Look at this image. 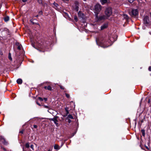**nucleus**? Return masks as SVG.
I'll use <instances>...</instances> for the list:
<instances>
[{
  "label": "nucleus",
  "instance_id": "nucleus-35",
  "mask_svg": "<svg viewBox=\"0 0 151 151\" xmlns=\"http://www.w3.org/2000/svg\"><path fill=\"white\" fill-rule=\"evenodd\" d=\"M19 133L21 134H23V130H22L20 131Z\"/></svg>",
  "mask_w": 151,
  "mask_h": 151
},
{
  "label": "nucleus",
  "instance_id": "nucleus-39",
  "mask_svg": "<svg viewBox=\"0 0 151 151\" xmlns=\"http://www.w3.org/2000/svg\"><path fill=\"white\" fill-rule=\"evenodd\" d=\"M55 5L56 6H57L58 5V4H56V3H55Z\"/></svg>",
  "mask_w": 151,
  "mask_h": 151
},
{
  "label": "nucleus",
  "instance_id": "nucleus-32",
  "mask_svg": "<svg viewBox=\"0 0 151 151\" xmlns=\"http://www.w3.org/2000/svg\"><path fill=\"white\" fill-rule=\"evenodd\" d=\"M148 70L150 71H151V66H149L148 68Z\"/></svg>",
  "mask_w": 151,
  "mask_h": 151
},
{
  "label": "nucleus",
  "instance_id": "nucleus-40",
  "mask_svg": "<svg viewBox=\"0 0 151 151\" xmlns=\"http://www.w3.org/2000/svg\"><path fill=\"white\" fill-rule=\"evenodd\" d=\"M76 10L77 11H78V9H77V7H76Z\"/></svg>",
  "mask_w": 151,
  "mask_h": 151
},
{
  "label": "nucleus",
  "instance_id": "nucleus-6",
  "mask_svg": "<svg viewBox=\"0 0 151 151\" xmlns=\"http://www.w3.org/2000/svg\"><path fill=\"white\" fill-rule=\"evenodd\" d=\"M96 18L99 21H100L103 19H107V18L106 17L105 15H101V16H100L98 17V15H97V17L96 14Z\"/></svg>",
  "mask_w": 151,
  "mask_h": 151
},
{
  "label": "nucleus",
  "instance_id": "nucleus-37",
  "mask_svg": "<svg viewBox=\"0 0 151 151\" xmlns=\"http://www.w3.org/2000/svg\"><path fill=\"white\" fill-rule=\"evenodd\" d=\"M22 1L24 2H26L27 1V0H22Z\"/></svg>",
  "mask_w": 151,
  "mask_h": 151
},
{
  "label": "nucleus",
  "instance_id": "nucleus-27",
  "mask_svg": "<svg viewBox=\"0 0 151 151\" xmlns=\"http://www.w3.org/2000/svg\"><path fill=\"white\" fill-rule=\"evenodd\" d=\"M38 99H39L41 101H42L43 100V99L41 97H39Z\"/></svg>",
  "mask_w": 151,
  "mask_h": 151
},
{
  "label": "nucleus",
  "instance_id": "nucleus-29",
  "mask_svg": "<svg viewBox=\"0 0 151 151\" xmlns=\"http://www.w3.org/2000/svg\"><path fill=\"white\" fill-rule=\"evenodd\" d=\"M81 14H82V15H83V14L81 13L80 12H79L78 13V16H79Z\"/></svg>",
  "mask_w": 151,
  "mask_h": 151
},
{
  "label": "nucleus",
  "instance_id": "nucleus-20",
  "mask_svg": "<svg viewBox=\"0 0 151 151\" xmlns=\"http://www.w3.org/2000/svg\"><path fill=\"white\" fill-rule=\"evenodd\" d=\"M59 87H60V89H64V88H65L63 86L61 85H60V86H59Z\"/></svg>",
  "mask_w": 151,
  "mask_h": 151
},
{
  "label": "nucleus",
  "instance_id": "nucleus-17",
  "mask_svg": "<svg viewBox=\"0 0 151 151\" xmlns=\"http://www.w3.org/2000/svg\"><path fill=\"white\" fill-rule=\"evenodd\" d=\"M9 20V17L8 16L4 18V20L5 22H7Z\"/></svg>",
  "mask_w": 151,
  "mask_h": 151
},
{
  "label": "nucleus",
  "instance_id": "nucleus-8",
  "mask_svg": "<svg viewBox=\"0 0 151 151\" xmlns=\"http://www.w3.org/2000/svg\"><path fill=\"white\" fill-rule=\"evenodd\" d=\"M58 116H56L53 117V118L50 119V120L51 121H53L54 122V123H55L58 122Z\"/></svg>",
  "mask_w": 151,
  "mask_h": 151
},
{
  "label": "nucleus",
  "instance_id": "nucleus-7",
  "mask_svg": "<svg viewBox=\"0 0 151 151\" xmlns=\"http://www.w3.org/2000/svg\"><path fill=\"white\" fill-rule=\"evenodd\" d=\"M100 2L102 5L109 4L110 3L109 0H100Z\"/></svg>",
  "mask_w": 151,
  "mask_h": 151
},
{
  "label": "nucleus",
  "instance_id": "nucleus-24",
  "mask_svg": "<svg viewBox=\"0 0 151 151\" xmlns=\"http://www.w3.org/2000/svg\"><path fill=\"white\" fill-rule=\"evenodd\" d=\"M30 148L33 150H34V146L33 145H30Z\"/></svg>",
  "mask_w": 151,
  "mask_h": 151
},
{
  "label": "nucleus",
  "instance_id": "nucleus-33",
  "mask_svg": "<svg viewBox=\"0 0 151 151\" xmlns=\"http://www.w3.org/2000/svg\"><path fill=\"white\" fill-rule=\"evenodd\" d=\"M33 127L35 128H37V126L36 125H33Z\"/></svg>",
  "mask_w": 151,
  "mask_h": 151
},
{
  "label": "nucleus",
  "instance_id": "nucleus-22",
  "mask_svg": "<svg viewBox=\"0 0 151 151\" xmlns=\"http://www.w3.org/2000/svg\"><path fill=\"white\" fill-rule=\"evenodd\" d=\"M22 46L21 45H19L18 46L17 49L19 50H20L21 49Z\"/></svg>",
  "mask_w": 151,
  "mask_h": 151
},
{
  "label": "nucleus",
  "instance_id": "nucleus-43",
  "mask_svg": "<svg viewBox=\"0 0 151 151\" xmlns=\"http://www.w3.org/2000/svg\"><path fill=\"white\" fill-rule=\"evenodd\" d=\"M126 17H128L127 15H126Z\"/></svg>",
  "mask_w": 151,
  "mask_h": 151
},
{
  "label": "nucleus",
  "instance_id": "nucleus-46",
  "mask_svg": "<svg viewBox=\"0 0 151 151\" xmlns=\"http://www.w3.org/2000/svg\"><path fill=\"white\" fill-rule=\"evenodd\" d=\"M48 151H50V150H49Z\"/></svg>",
  "mask_w": 151,
  "mask_h": 151
},
{
  "label": "nucleus",
  "instance_id": "nucleus-38",
  "mask_svg": "<svg viewBox=\"0 0 151 151\" xmlns=\"http://www.w3.org/2000/svg\"><path fill=\"white\" fill-rule=\"evenodd\" d=\"M44 99L45 101H47V98H45Z\"/></svg>",
  "mask_w": 151,
  "mask_h": 151
},
{
  "label": "nucleus",
  "instance_id": "nucleus-36",
  "mask_svg": "<svg viewBox=\"0 0 151 151\" xmlns=\"http://www.w3.org/2000/svg\"><path fill=\"white\" fill-rule=\"evenodd\" d=\"M45 108H48V106H47L45 105L44 106Z\"/></svg>",
  "mask_w": 151,
  "mask_h": 151
},
{
  "label": "nucleus",
  "instance_id": "nucleus-2",
  "mask_svg": "<svg viewBox=\"0 0 151 151\" xmlns=\"http://www.w3.org/2000/svg\"><path fill=\"white\" fill-rule=\"evenodd\" d=\"M105 15L108 18L111 16L112 14V9L110 7H108L106 8L105 12Z\"/></svg>",
  "mask_w": 151,
  "mask_h": 151
},
{
  "label": "nucleus",
  "instance_id": "nucleus-47",
  "mask_svg": "<svg viewBox=\"0 0 151 151\" xmlns=\"http://www.w3.org/2000/svg\"><path fill=\"white\" fill-rule=\"evenodd\" d=\"M4 150H5V149H4Z\"/></svg>",
  "mask_w": 151,
  "mask_h": 151
},
{
  "label": "nucleus",
  "instance_id": "nucleus-3",
  "mask_svg": "<svg viewBox=\"0 0 151 151\" xmlns=\"http://www.w3.org/2000/svg\"><path fill=\"white\" fill-rule=\"evenodd\" d=\"M102 9L101 6L99 4H96L94 6V12L96 14L97 17V14L101 11Z\"/></svg>",
  "mask_w": 151,
  "mask_h": 151
},
{
  "label": "nucleus",
  "instance_id": "nucleus-16",
  "mask_svg": "<svg viewBox=\"0 0 151 151\" xmlns=\"http://www.w3.org/2000/svg\"><path fill=\"white\" fill-rule=\"evenodd\" d=\"M141 132L142 133V135L144 137L145 135V130L144 129H142L141 130Z\"/></svg>",
  "mask_w": 151,
  "mask_h": 151
},
{
  "label": "nucleus",
  "instance_id": "nucleus-9",
  "mask_svg": "<svg viewBox=\"0 0 151 151\" xmlns=\"http://www.w3.org/2000/svg\"><path fill=\"white\" fill-rule=\"evenodd\" d=\"M44 88L46 90H47L50 91L52 90V88L49 85L48 86H44Z\"/></svg>",
  "mask_w": 151,
  "mask_h": 151
},
{
  "label": "nucleus",
  "instance_id": "nucleus-15",
  "mask_svg": "<svg viewBox=\"0 0 151 151\" xmlns=\"http://www.w3.org/2000/svg\"><path fill=\"white\" fill-rule=\"evenodd\" d=\"M3 31H6V33H9V30L7 28H4L3 30Z\"/></svg>",
  "mask_w": 151,
  "mask_h": 151
},
{
  "label": "nucleus",
  "instance_id": "nucleus-19",
  "mask_svg": "<svg viewBox=\"0 0 151 151\" xmlns=\"http://www.w3.org/2000/svg\"><path fill=\"white\" fill-rule=\"evenodd\" d=\"M25 146L27 148H29V145L28 143H27L25 145Z\"/></svg>",
  "mask_w": 151,
  "mask_h": 151
},
{
  "label": "nucleus",
  "instance_id": "nucleus-5",
  "mask_svg": "<svg viewBox=\"0 0 151 151\" xmlns=\"http://www.w3.org/2000/svg\"><path fill=\"white\" fill-rule=\"evenodd\" d=\"M144 24L146 26L149 24V17L148 16H145L143 19Z\"/></svg>",
  "mask_w": 151,
  "mask_h": 151
},
{
  "label": "nucleus",
  "instance_id": "nucleus-23",
  "mask_svg": "<svg viewBox=\"0 0 151 151\" xmlns=\"http://www.w3.org/2000/svg\"><path fill=\"white\" fill-rule=\"evenodd\" d=\"M65 110L66 111V114L67 115L69 113V111L67 110V109L65 108Z\"/></svg>",
  "mask_w": 151,
  "mask_h": 151
},
{
  "label": "nucleus",
  "instance_id": "nucleus-26",
  "mask_svg": "<svg viewBox=\"0 0 151 151\" xmlns=\"http://www.w3.org/2000/svg\"><path fill=\"white\" fill-rule=\"evenodd\" d=\"M38 2L40 4H42V0H38Z\"/></svg>",
  "mask_w": 151,
  "mask_h": 151
},
{
  "label": "nucleus",
  "instance_id": "nucleus-31",
  "mask_svg": "<svg viewBox=\"0 0 151 151\" xmlns=\"http://www.w3.org/2000/svg\"><path fill=\"white\" fill-rule=\"evenodd\" d=\"M55 125L57 127H58V124L57 123V122H56L55 123Z\"/></svg>",
  "mask_w": 151,
  "mask_h": 151
},
{
  "label": "nucleus",
  "instance_id": "nucleus-4",
  "mask_svg": "<svg viewBox=\"0 0 151 151\" xmlns=\"http://www.w3.org/2000/svg\"><path fill=\"white\" fill-rule=\"evenodd\" d=\"M130 15L132 17H135L138 15V11L137 9H132L131 12H129Z\"/></svg>",
  "mask_w": 151,
  "mask_h": 151
},
{
  "label": "nucleus",
  "instance_id": "nucleus-45",
  "mask_svg": "<svg viewBox=\"0 0 151 151\" xmlns=\"http://www.w3.org/2000/svg\"><path fill=\"white\" fill-rule=\"evenodd\" d=\"M150 16H151V12L150 13Z\"/></svg>",
  "mask_w": 151,
  "mask_h": 151
},
{
  "label": "nucleus",
  "instance_id": "nucleus-11",
  "mask_svg": "<svg viewBox=\"0 0 151 151\" xmlns=\"http://www.w3.org/2000/svg\"><path fill=\"white\" fill-rule=\"evenodd\" d=\"M17 83H18V84H20L22 83V81L21 79L19 78L17 80Z\"/></svg>",
  "mask_w": 151,
  "mask_h": 151
},
{
  "label": "nucleus",
  "instance_id": "nucleus-41",
  "mask_svg": "<svg viewBox=\"0 0 151 151\" xmlns=\"http://www.w3.org/2000/svg\"><path fill=\"white\" fill-rule=\"evenodd\" d=\"M37 104L38 105H39V106L40 105V104H39V103H37Z\"/></svg>",
  "mask_w": 151,
  "mask_h": 151
},
{
  "label": "nucleus",
  "instance_id": "nucleus-42",
  "mask_svg": "<svg viewBox=\"0 0 151 151\" xmlns=\"http://www.w3.org/2000/svg\"><path fill=\"white\" fill-rule=\"evenodd\" d=\"M63 1H68V0H63Z\"/></svg>",
  "mask_w": 151,
  "mask_h": 151
},
{
  "label": "nucleus",
  "instance_id": "nucleus-14",
  "mask_svg": "<svg viewBox=\"0 0 151 151\" xmlns=\"http://www.w3.org/2000/svg\"><path fill=\"white\" fill-rule=\"evenodd\" d=\"M67 119H73V117L71 115L69 114L68 115V117H67Z\"/></svg>",
  "mask_w": 151,
  "mask_h": 151
},
{
  "label": "nucleus",
  "instance_id": "nucleus-18",
  "mask_svg": "<svg viewBox=\"0 0 151 151\" xmlns=\"http://www.w3.org/2000/svg\"><path fill=\"white\" fill-rule=\"evenodd\" d=\"M65 95L66 96L67 98H69L70 97V95L68 93H65Z\"/></svg>",
  "mask_w": 151,
  "mask_h": 151
},
{
  "label": "nucleus",
  "instance_id": "nucleus-30",
  "mask_svg": "<svg viewBox=\"0 0 151 151\" xmlns=\"http://www.w3.org/2000/svg\"><path fill=\"white\" fill-rule=\"evenodd\" d=\"M3 55V53L0 50V55Z\"/></svg>",
  "mask_w": 151,
  "mask_h": 151
},
{
  "label": "nucleus",
  "instance_id": "nucleus-25",
  "mask_svg": "<svg viewBox=\"0 0 151 151\" xmlns=\"http://www.w3.org/2000/svg\"><path fill=\"white\" fill-rule=\"evenodd\" d=\"M135 0H128V1L130 3H132Z\"/></svg>",
  "mask_w": 151,
  "mask_h": 151
},
{
  "label": "nucleus",
  "instance_id": "nucleus-34",
  "mask_svg": "<svg viewBox=\"0 0 151 151\" xmlns=\"http://www.w3.org/2000/svg\"><path fill=\"white\" fill-rule=\"evenodd\" d=\"M71 122V121L69 119H68V122L69 123H70Z\"/></svg>",
  "mask_w": 151,
  "mask_h": 151
},
{
  "label": "nucleus",
  "instance_id": "nucleus-1",
  "mask_svg": "<svg viewBox=\"0 0 151 151\" xmlns=\"http://www.w3.org/2000/svg\"><path fill=\"white\" fill-rule=\"evenodd\" d=\"M117 36L115 35L111 36L108 35V36L105 35H100L96 38V40L97 43H99L102 45H105L108 47L111 45V43L116 40Z\"/></svg>",
  "mask_w": 151,
  "mask_h": 151
},
{
  "label": "nucleus",
  "instance_id": "nucleus-10",
  "mask_svg": "<svg viewBox=\"0 0 151 151\" xmlns=\"http://www.w3.org/2000/svg\"><path fill=\"white\" fill-rule=\"evenodd\" d=\"M107 24H105L103 25V26L101 27V30H103L105 28H106L107 27Z\"/></svg>",
  "mask_w": 151,
  "mask_h": 151
},
{
  "label": "nucleus",
  "instance_id": "nucleus-44",
  "mask_svg": "<svg viewBox=\"0 0 151 151\" xmlns=\"http://www.w3.org/2000/svg\"><path fill=\"white\" fill-rule=\"evenodd\" d=\"M147 148L148 149V148L147 147Z\"/></svg>",
  "mask_w": 151,
  "mask_h": 151
},
{
  "label": "nucleus",
  "instance_id": "nucleus-21",
  "mask_svg": "<svg viewBox=\"0 0 151 151\" xmlns=\"http://www.w3.org/2000/svg\"><path fill=\"white\" fill-rule=\"evenodd\" d=\"M74 19L76 21V22H77L78 21V19L77 18V17L76 16H74Z\"/></svg>",
  "mask_w": 151,
  "mask_h": 151
},
{
  "label": "nucleus",
  "instance_id": "nucleus-12",
  "mask_svg": "<svg viewBox=\"0 0 151 151\" xmlns=\"http://www.w3.org/2000/svg\"><path fill=\"white\" fill-rule=\"evenodd\" d=\"M60 147L58 145H55L54 146V149L55 150H58L60 149Z\"/></svg>",
  "mask_w": 151,
  "mask_h": 151
},
{
  "label": "nucleus",
  "instance_id": "nucleus-13",
  "mask_svg": "<svg viewBox=\"0 0 151 151\" xmlns=\"http://www.w3.org/2000/svg\"><path fill=\"white\" fill-rule=\"evenodd\" d=\"M9 59L11 61H12V58L11 57V55L10 53H9L8 54Z\"/></svg>",
  "mask_w": 151,
  "mask_h": 151
},
{
  "label": "nucleus",
  "instance_id": "nucleus-28",
  "mask_svg": "<svg viewBox=\"0 0 151 151\" xmlns=\"http://www.w3.org/2000/svg\"><path fill=\"white\" fill-rule=\"evenodd\" d=\"M151 102V98L149 99H148V103H150Z\"/></svg>",
  "mask_w": 151,
  "mask_h": 151
}]
</instances>
